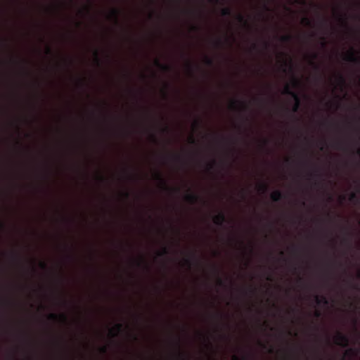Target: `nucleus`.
<instances>
[{
    "label": "nucleus",
    "instance_id": "nucleus-43",
    "mask_svg": "<svg viewBox=\"0 0 360 360\" xmlns=\"http://www.w3.org/2000/svg\"><path fill=\"white\" fill-rule=\"evenodd\" d=\"M0 227L1 229H5V224L4 222H2L1 221H0Z\"/></svg>",
    "mask_w": 360,
    "mask_h": 360
},
{
    "label": "nucleus",
    "instance_id": "nucleus-11",
    "mask_svg": "<svg viewBox=\"0 0 360 360\" xmlns=\"http://www.w3.org/2000/svg\"><path fill=\"white\" fill-rule=\"evenodd\" d=\"M200 198L198 195L189 193L186 195V200L191 204H195L199 200Z\"/></svg>",
    "mask_w": 360,
    "mask_h": 360
},
{
    "label": "nucleus",
    "instance_id": "nucleus-49",
    "mask_svg": "<svg viewBox=\"0 0 360 360\" xmlns=\"http://www.w3.org/2000/svg\"><path fill=\"white\" fill-rule=\"evenodd\" d=\"M233 360H240L237 356H233Z\"/></svg>",
    "mask_w": 360,
    "mask_h": 360
},
{
    "label": "nucleus",
    "instance_id": "nucleus-44",
    "mask_svg": "<svg viewBox=\"0 0 360 360\" xmlns=\"http://www.w3.org/2000/svg\"><path fill=\"white\" fill-rule=\"evenodd\" d=\"M321 40H322V46H326V40H325V38H321Z\"/></svg>",
    "mask_w": 360,
    "mask_h": 360
},
{
    "label": "nucleus",
    "instance_id": "nucleus-17",
    "mask_svg": "<svg viewBox=\"0 0 360 360\" xmlns=\"http://www.w3.org/2000/svg\"><path fill=\"white\" fill-rule=\"evenodd\" d=\"M280 39L282 42L288 43V42L291 41L292 36L290 34L283 35V36L281 37Z\"/></svg>",
    "mask_w": 360,
    "mask_h": 360
},
{
    "label": "nucleus",
    "instance_id": "nucleus-38",
    "mask_svg": "<svg viewBox=\"0 0 360 360\" xmlns=\"http://www.w3.org/2000/svg\"><path fill=\"white\" fill-rule=\"evenodd\" d=\"M123 195L126 199H128L129 198L130 194L128 191H126L123 193Z\"/></svg>",
    "mask_w": 360,
    "mask_h": 360
},
{
    "label": "nucleus",
    "instance_id": "nucleus-3",
    "mask_svg": "<svg viewBox=\"0 0 360 360\" xmlns=\"http://www.w3.org/2000/svg\"><path fill=\"white\" fill-rule=\"evenodd\" d=\"M355 51L354 49H352L345 56L344 59L347 61L354 63L355 64H359L360 63V52L359 56L356 57L355 56Z\"/></svg>",
    "mask_w": 360,
    "mask_h": 360
},
{
    "label": "nucleus",
    "instance_id": "nucleus-45",
    "mask_svg": "<svg viewBox=\"0 0 360 360\" xmlns=\"http://www.w3.org/2000/svg\"><path fill=\"white\" fill-rule=\"evenodd\" d=\"M212 2L214 4H219L221 3V0H211Z\"/></svg>",
    "mask_w": 360,
    "mask_h": 360
},
{
    "label": "nucleus",
    "instance_id": "nucleus-15",
    "mask_svg": "<svg viewBox=\"0 0 360 360\" xmlns=\"http://www.w3.org/2000/svg\"><path fill=\"white\" fill-rule=\"evenodd\" d=\"M176 351H177V358L180 359L184 356V353L181 350V346H180V339L178 338L177 342H176Z\"/></svg>",
    "mask_w": 360,
    "mask_h": 360
},
{
    "label": "nucleus",
    "instance_id": "nucleus-50",
    "mask_svg": "<svg viewBox=\"0 0 360 360\" xmlns=\"http://www.w3.org/2000/svg\"><path fill=\"white\" fill-rule=\"evenodd\" d=\"M192 29H193V30H198V27H197V26H193V27H192Z\"/></svg>",
    "mask_w": 360,
    "mask_h": 360
},
{
    "label": "nucleus",
    "instance_id": "nucleus-10",
    "mask_svg": "<svg viewBox=\"0 0 360 360\" xmlns=\"http://www.w3.org/2000/svg\"><path fill=\"white\" fill-rule=\"evenodd\" d=\"M314 300H315L316 303L318 305H320V304L328 305L329 303L327 297L323 295L319 296V295H314Z\"/></svg>",
    "mask_w": 360,
    "mask_h": 360
},
{
    "label": "nucleus",
    "instance_id": "nucleus-7",
    "mask_svg": "<svg viewBox=\"0 0 360 360\" xmlns=\"http://www.w3.org/2000/svg\"><path fill=\"white\" fill-rule=\"evenodd\" d=\"M155 179L160 182L162 188L165 190H167V191L171 190V188L167 186V182L164 179V178L162 176V173L158 171L155 173Z\"/></svg>",
    "mask_w": 360,
    "mask_h": 360
},
{
    "label": "nucleus",
    "instance_id": "nucleus-37",
    "mask_svg": "<svg viewBox=\"0 0 360 360\" xmlns=\"http://www.w3.org/2000/svg\"><path fill=\"white\" fill-rule=\"evenodd\" d=\"M200 121H195V123H194V127L195 128H199L200 126Z\"/></svg>",
    "mask_w": 360,
    "mask_h": 360
},
{
    "label": "nucleus",
    "instance_id": "nucleus-35",
    "mask_svg": "<svg viewBox=\"0 0 360 360\" xmlns=\"http://www.w3.org/2000/svg\"><path fill=\"white\" fill-rule=\"evenodd\" d=\"M293 85H294V86H299L300 85V81L297 79L294 78V79H293Z\"/></svg>",
    "mask_w": 360,
    "mask_h": 360
},
{
    "label": "nucleus",
    "instance_id": "nucleus-13",
    "mask_svg": "<svg viewBox=\"0 0 360 360\" xmlns=\"http://www.w3.org/2000/svg\"><path fill=\"white\" fill-rule=\"evenodd\" d=\"M120 13V11L118 8H112L110 11V17H112L115 23L118 24V16Z\"/></svg>",
    "mask_w": 360,
    "mask_h": 360
},
{
    "label": "nucleus",
    "instance_id": "nucleus-23",
    "mask_svg": "<svg viewBox=\"0 0 360 360\" xmlns=\"http://www.w3.org/2000/svg\"><path fill=\"white\" fill-rule=\"evenodd\" d=\"M169 254V250L167 247H164L162 251L158 252V256H165Z\"/></svg>",
    "mask_w": 360,
    "mask_h": 360
},
{
    "label": "nucleus",
    "instance_id": "nucleus-48",
    "mask_svg": "<svg viewBox=\"0 0 360 360\" xmlns=\"http://www.w3.org/2000/svg\"><path fill=\"white\" fill-rule=\"evenodd\" d=\"M98 179L100 181H103L105 180L104 178L101 176H98Z\"/></svg>",
    "mask_w": 360,
    "mask_h": 360
},
{
    "label": "nucleus",
    "instance_id": "nucleus-41",
    "mask_svg": "<svg viewBox=\"0 0 360 360\" xmlns=\"http://www.w3.org/2000/svg\"><path fill=\"white\" fill-rule=\"evenodd\" d=\"M264 1H265L266 2H265V4H264V9H265L266 11H269V6H267V4H266V2H268V1H269V0H264Z\"/></svg>",
    "mask_w": 360,
    "mask_h": 360
},
{
    "label": "nucleus",
    "instance_id": "nucleus-22",
    "mask_svg": "<svg viewBox=\"0 0 360 360\" xmlns=\"http://www.w3.org/2000/svg\"><path fill=\"white\" fill-rule=\"evenodd\" d=\"M213 63H214L213 60L211 58H210L208 56H205V63L207 65L212 66V65H213Z\"/></svg>",
    "mask_w": 360,
    "mask_h": 360
},
{
    "label": "nucleus",
    "instance_id": "nucleus-60",
    "mask_svg": "<svg viewBox=\"0 0 360 360\" xmlns=\"http://www.w3.org/2000/svg\"><path fill=\"white\" fill-rule=\"evenodd\" d=\"M314 184L316 186H319V182L316 181Z\"/></svg>",
    "mask_w": 360,
    "mask_h": 360
},
{
    "label": "nucleus",
    "instance_id": "nucleus-33",
    "mask_svg": "<svg viewBox=\"0 0 360 360\" xmlns=\"http://www.w3.org/2000/svg\"><path fill=\"white\" fill-rule=\"evenodd\" d=\"M217 283H218L219 285H220V286H224V282L219 277H218V278H217Z\"/></svg>",
    "mask_w": 360,
    "mask_h": 360
},
{
    "label": "nucleus",
    "instance_id": "nucleus-1",
    "mask_svg": "<svg viewBox=\"0 0 360 360\" xmlns=\"http://www.w3.org/2000/svg\"><path fill=\"white\" fill-rule=\"evenodd\" d=\"M284 93L285 94L291 96L295 101V105L292 108V111L296 112L300 106V98L299 95L293 91L289 85H286L284 88Z\"/></svg>",
    "mask_w": 360,
    "mask_h": 360
},
{
    "label": "nucleus",
    "instance_id": "nucleus-27",
    "mask_svg": "<svg viewBox=\"0 0 360 360\" xmlns=\"http://www.w3.org/2000/svg\"><path fill=\"white\" fill-rule=\"evenodd\" d=\"M309 176L311 178H313V177L319 178L321 176V174L319 172V171L317 169H316L314 173H310Z\"/></svg>",
    "mask_w": 360,
    "mask_h": 360
},
{
    "label": "nucleus",
    "instance_id": "nucleus-55",
    "mask_svg": "<svg viewBox=\"0 0 360 360\" xmlns=\"http://www.w3.org/2000/svg\"><path fill=\"white\" fill-rule=\"evenodd\" d=\"M163 130H164V131H168V127H165V128L163 129Z\"/></svg>",
    "mask_w": 360,
    "mask_h": 360
},
{
    "label": "nucleus",
    "instance_id": "nucleus-12",
    "mask_svg": "<svg viewBox=\"0 0 360 360\" xmlns=\"http://www.w3.org/2000/svg\"><path fill=\"white\" fill-rule=\"evenodd\" d=\"M123 330V325L122 323H117L115 327L110 330V333L112 337L117 336V333L122 332Z\"/></svg>",
    "mask_w": 360,
    "mask_h": 360
},
{
    "label": "nucleus",
    "instance_id": "nucleus-42",
    "mask_svg": "<svg viewBox=\"0 0 360 360\" xmlns=\"http://www.w3.org/2000/svg\"><path fill=\"white\" fill-rule=\"evenodd\" d=\"M315 316H316V318H319V317L321 316V312H320L319 311H316L315 312Z\"/></svg>",
    "mask_w": 360,
    "mask_h": 360
},
{
    "label": "nucleus",
    "instance_id": "nucleus-57",
    "mask_svg": "<svg viewBox=\"0 0 360 360\" xmlns=\"http://www.w3.org/2000/svg\"><path fill=\"white\" fill-rule=\"evenodd\" d=\"M214 271L216 272V274H218V270H217V269L216 267H214Z\"/></svg>",
    "mask_w": 360,
    "mask_h": 360
},
{
    "label": "nucleus",
    "instance_id": "nucleus-46",
    "mask_svg": "<svg viewBox=\"0 0 360 360\" xmlns=\"http://www.w3.org/2000/svg\"><path fill=\"white\" fill-rule=\"evenodd\" d=\"M172 190L174 191H175L176 193H179L180 191V188H174Z\"/></svg>",
    "mask_w": 360,
    "mask_h": 360
},
{
    "label": "nucleus",
    "instance_id": "nucleus-40",
    "mask_svg": "<svg viewBox=\"0 0 360 360\" xmlns=\"http://www.w3.org/2000/svg\"><path fill=\"white\" fill-rule=\"evenodd\" d=\"M215 163H216V162H215V161H213L212 163L209 164V165H208V169H212V168H213V166H214V165H215Z\"/></svg>",
    "mask_w": 360,
    "mask_h": 360
},
{
    "label": "nucleus",
    "instance_id": "nucleus-51",
    "mask_svg": "<svg viewBox=\"0 0 360 360\" xmlns=\"http://www.w3.org/2000/svg\"><path fill=\"white\" fill-rule=\"evenodd\" d=\"M217 44L219 45V46H221V41L220 40H218L217 41Z\"/></svg>",
    "mask_w": 360,
    "mask_h": 360
},
{
    "label": "nucleus",
    "instance_id": "nucleus-36",
    "mask_svg": "<svg viewBox=\"0 0 360 360\" xmlns=\"http://www.w3.org/2000/svg\"><path fill=\"white\" fill-rule=\"evenodd\" d=\"M46 54H49V55L52 54V50L49 46H48L46 48Z\"/></svg>",
    "mask_w": 360,
    "mask_h": 360
},
{
    "label": "nucleus",
    "instance_id": "nucleus-16",
    "mask_svg": "<svg viewBox=\"0 0 360 360\" xmlns=\"http://www.w3.org/2000/svg\"><path fill=\"white\" fill-rule=\"evenodd\" d=\"M237 20L239 22L243 23V25L248 26V21L245 19L244 16L241 14H238L237 15Z\"/></svg>",
    "mask_w": 360,
    "mask_h": 360
},
{
    "label": "nucleus",
    "instance_id": "nucleus-5",
    "mask_svg": "<svg viewBox=\"0 0 360 360\" xmlns=\"http://www.w3.org/2000/svg\"><path fill=\"white\" fill-rule=\"evenodd\" d=\"M49 319L51 321H58L60 320L63 323H67L68 321V316L65 314H54L51 313L49 315Z\"/></svg>",
    "mask_w": 360,
    "mask_h": 360
},
{
    "label": "nucleus",
    "instance_id": "nucleus-32",
    "mask_svg": "<svg viewBox=\"0 0 360 360\" xmlns=\"http://www.w3.org/2000/svg\"><path fill=\"white\" fill-rule=\"evenodd\" d=\"M338 79H339L340 82L342 84H344L345 82V79L342 75H338Z\"/></svg>",
    "mask_w": 360,
    "mask_h": 360
},
{
    "label": "nucleus",
    "instance_id": "nucleus-30",
    "mask_svg": "<svg viewBox=\"0 0 360 360\" xmlns=\"http://www.w3.org/2000/svg\"><path fill=\"white\" fill-rule=\"evenodd\" d=\"M189 143H191V144H195L196 143V140H195V139L194 138L193 136H191L189 137Z\"/></svg>",
    "mask_w": 360,
    "mask_h": 360
},
{
    "label": "nucleus",
    "instance_id": "nucleus-18",
    "mask_svg": "<svg viewBox=\"0 0 360 360\" xmlns=\"http://www.w3.org/2000/svg\"><path fill=\"white\" fill-rule=\"evenodd\" d=\"M302 23L306 26H311L312 23H311V20L307 18V17H304L302 18Z\"/></svg>",
    "mask_w": 360,
    "mask_h": 360
},
{
    "label": "nucleus",
    "instance_id": "nucleus-62",
    "mask_svg": "<svg viewBox=\"0 0 360 360\" xmlns=\"http://www.w3.org/2000/svg\"><path fill=\"white\" fill-rule=\"evenodd\" d=\"M358 277L360 278V270L359 271V273H358Z\"/></svg>",
    "mask_w": 360,
    "mask_h": 360
},
{
    "label": "nucleus",
    "instance_id": "nucleus-56",
    "mask_svg": "<svg viewBox=\"0 0 360 360\" xmlns=\"http://www.w3.org/2000/svg\"><path fill=\"white\" fill-rule=\"evenodd\" d=\"M266 279H267L268 281H271V276H268V277L266 278Z\"/></svg>",
    "mask_w": 360,
    "mask_h": 360
},
{
    "label": "nucleus",
    "instance_id": "nucleus-20",
    "mask_svg": "<svg viewBox=\"0 0 360 360\" xmlns=\"http://www.w3.org/2000/svg\"><path fill=\"white\" fill-rule=\"evenodd\" d=\"M317 57H318L317 53H313L312 58L310 60V63L314 65V67L316 70H319V67L316 64H315V63L314 62V60L316 59Z\"/></svg>",
    "mask_w": 360,
    "mask_h": 360
},
{
    "label": "nucleus",
    "instance_id": "nucleus-47",
    "mask_svg": "<svg viewBox=\"0 0 360 360\" xmlns=\"http://www.w3.org/2000/svg\"><path fill=\"white\" fill-rule=\"evenodd\" d=\"M152 139L154 141H157V139H156V136L155 135H152Z\"/></svg>",
    "mask_w": 360,
    "mask_h": 360
},
{
    "label": "nucleus",
    "instance_id": "nucleus-9",
    "mask_svg": "<svg viewBox=\"0 0 360 360\" xmlns=\"http://www.w3.org/2000/svg\"><path fill=\"white\" fill-rule=\"evenodd\" d=\"M283 198H284V195L283 194V193L281 191H280L278 190L274 191L271 194V199L274 202H278L281 200H282Z\"/></svg>",
    "mask_w": 360,
    "mask_h": 360
},
{
    "label": "nucleus",
    "instance_id": "nucleus-24",
    "mask_svg": "<svg viewBox=\"0 0 360 360\" xmlns=\"http://www.w3.org/2000/svg\"><path fill=\"white\" fill-rule=\"evenodd\" d=\"M94 56H95V61H96V63L97 64V65H101V60L99 58V56H98V52L97 50H96L94 51Z\"/></svg>",
    "mask_w": 360,
    "mask_h": 360
},
{
    "label": "nucleus",
    "instance_id": "nucleus-34",
    "mask_svg": "<svg viewBox=\"0 0 360 360\" xmlns=\"http://www.w3.org/2000/svg\"><path fill=\"white\" fill-rule=\"evenodd\" d=\"M100 351L101 353L103 354H105L107 352V347L106 346H103L102 347L100 348Z\"/></svg>",
    "mask_w": 360,
    "mask_h": 360
},
{
    "label": "nucleus",
    "instance_id": "nucleus-54",
    "mask_svg": "<svg viewBox=\"0 0 360 360\" xmlns=\"http://www.w3.org/2000/svg\"><path fill=\"white\" fill-rule=\"evenodd\" d=\"M252 49H257V45H256L255 44H254L252 45Z\"/></svg>",
    "mask_w": 360,
    "mask_h": 360
},
{
    "label": "nucleus",
    "instance_id": "nucleus-8",
    "mask_svg": "<svg viewBox=\"0 0 360 360\" xmlns=\"http://www.w3.org/2000/svg\"><path fill=\"white\" fill-rule=\"evenodd\" d=\"M154 64L156 67L159 68L164 72H170L172 70V67L170 65L162 64L158 59L155 60Z\"/></svg>",
    "mask_w": 360,
    "mask_h": 360
},
{
    "label": "nucleus",
    "instance_id": "nucleus-58",
    "mask_svg": "<svg viewBox=\"0 0 360 360\" xmlns=\"http://www.w3.org/2000/svg\"><path fill=\"white\" fill-rule=\"evenodd\" d=\"M312 5H313L314 6L316 7L317 8H319V7L318 6V5L314 4H312Z\"/></svg>",
    "mask_w": 360,
    "mask_h": 360
},
{
    "label": "nucleus",
    "instance_id": "nucleus-53",
    "mask_svg": "<svg viewBox=\"0 0 360 360\" xmlns=\"http://www.w3.org/2000/svg\"><path fill=\"white\" fill-rule=\"evenodd\" d=\"M264 45H265V47H266V48H267V47L269 46V43H267V42H265V43H264Z\"/></svg>",
    "mask_w": 360,
    "mask_h": 360
},
{
    "label": "nucleus",
    "instance_id": "nucleus-59",
    "mask_svg": "<svg viewBox=\"0 0 360 360\" xmlns=\"http://www.w3.org/2000/svg\"><path fill=\"white\" fill-rule=\"evenodd\" d=\"M188 68H189V70L191 71V64H190V63H188Z\"/></svg>",
    "mask_w": 360,
    "mask_h": 360
},
{
    "label": "nucleus",
    "instance_id": "nucleus-31",
    "mask_svg": "<svg viewBox=\"0 0 360 360\" xmlns=\"http://www.w3.org/2000/svg\"><path fill=\"white\" fill-rule=\"evenodd\" d=\"M39 266L42 269H47V264L44 262H41L39 263Z\"/></svg>",
    "mask_w": 360,
    "mask_h": 360
},
{
    "label": "nucleus",
    "instance_id": "nucleus-25",
    "mask_svg": "<svg viewBox=\"0 0 360 360\" xmlns=\"http://www.w3.org/2000/svg\"><path fill=\"white\" fill-rule=\"evenodd\" d=\"M268 189V186L265 183H263V184H261L259 186V190L262 191V192H265Z\"/></svg>",
    "mask_w": 360,
    "mask_h": 360
},
{
    "label": "nucleus",
    "instance_id": "nucleus-39",
    "mask_svg": "<svg viewBox=\"0 0 360 360\" xmlns=\"http://www.w3.org/2000/svg\"><path fill=\"white\" fill-rule=\"evenodd\" d=\"M185 264H186L188 267H190V266H191V260H190V259H185Z\"/></svg>",
    "mask_w": 360,
    "mask_h": 360
},
{
    "label": "nucleus",
    "instance_id": "nucleus-6",
    "mask_svg": "<svg viewBox=\"0 0 360 360\" xmlns=\"http://www.w3.org/2000/svg\"><path fill=\"white\" fill-rule=\"evenodd\" d=\"M213 221L217 226H222L226 221V217L223 212H219L214 217Z\"/></svg>",
    "mask_w": 360,
    "mask_h": 360
},
{
    "label": "nucleus",
    "instance_id": "nucleus-14",
    "mask_svg": "<svg viewBox=\"0 0 360 360\" xmlns=\"http://www.w3.org/2000/svg\"><path fill=\"white\" fill-rule=\"evenodd\" d=\"M232 13L231 9L229 7L223 8L221 10V15L224 17L230 16Z\"/></svg>",
    "mask_w": 360,
    "mask_h": 360
},
{
    "label": "nucleus",
    "instance_id": "nucleus-29",
    "mask_svg": "<svg viewBox=\"0 0 360 360\" xmlns=\"http://www.w3.org/2000/svg\"><path fill=\"white\" fill-rule=\"evenodd\" d=\"M349 200L351 201H354V200H357V195H356V193H352L350 194V196H349Z\"/></svg>",
    "mask_w": 360,
    "mask_h": 360
},
{
    "label": "nucleus",
    "instance_id": "nucleus-19",
    "mask_svg": "<svg viewBox=\"0 0 360 360\" xmlns=\"http://www.w3.org/2000/svg\"><path fill=\"white\" fill-rule=\"evenodd\" d=\"M334 148H337V149H340V150H343L345 149V144L342 141H336L335 143H334Z\"/></svg>",
    "mask_w": 360,
    "mask_h": 360
},
{
    "label": "nucleus",
    "instance_id": "nucleus-26",
    "mask_svg": "<svg viewBox=\"0 0 360 360\" xmlns=\"http://www.w3.org/2000/svg\"><path fill=\"white\" fill-rule=\"evenodd\" d=\"M339 20L341 21L342 24L347 25V16L345 13H344V15H340Z\"/></svg>",
    "mask_w": 360,
    "mask_h": 360
},
{
    "label": "nucleus",
    "instance_id": "nucleus-21",
    "mask_svg": "<svg viewBox=\"0 0 360 360\" xmlns=\"http://www.w3.org/2000/svg\"><path fill=\"white\" fill-rule=\"evenodd\" d=\"M356 354V350L353 348H350L347 349L345 352V355L347 356H354Z\"/></svg>",
    "mask_w": 360,
    "mask_h": 360
},
{
    "label": "nucleus",
    "instance_id": "nucleus-61",
    "mask_svg": "<svg viewBox=\"0 0 360 360\" xmlns=\"http://www.w3.org/2000/svg\"><path fill=\"white\" fill-rule=\"evenodd\" d=\"M325 22H326V20H321V23H322V24H323V23H325Z\"/></svg>",
    "mask_w": 360,
    "mask_h": 360
},
{
    "label": "nucleus",
    "instance_id": "nucleus-2",
    "mask_svg": "<svg viewBox=\"0 0 360 360\" xmlns=\"http://www.w3.org/2000/svg\"><path fill=\"white\" fill-rule=\"evenodd\" d=\"M335 342L339 346L347 347L349 346V340L347 335L338 332L335 338Z\"/></svg>",
    "mask_w": 360,
    "mask_h": 360
},
{
    "label": "nucleus",
    "instance_id": "nucleus-64",
    "mask_svg": "<svg viewBox=\"0 0 360 360\" xmlns=\"http://www.w3.org/2000/svg\"><path fill=\"white\" fill-rule=\"evenodd\" d=\"M280 254L283 255V252L281 251Z\"/></svg>",
    "mask_w": 360,
    "mask_h": 360
},
{
    "label": "nucleus",
    "instance_id": "nucleus-28",
    "mask_svg": "<svg viewBox=\"0 0 360 360\" xmlns=\"http://www.w3.org/2000/svg\"><path fill=\"white\" fill-rule=\"evenodd\" d=\"M294 2L302 6H306L307 4V0H294Z\"/></svg>",
    "mask_w": 360,
    "mask_h": 360
},
{
    "label": "nucleus",
    "instance_id": "nucleus-4",
    "mask_svg": "<svg viewBox=\"0 0 360 360\" xmlns=\"http://www.w3.org/2000/svg\"><path fill=\"white\" fill-rule=\"evenodd\" d=\"M238 105H240L241 110L243 111H246L248 109V106L245 102L238 100H233L230 107L233 110H236L238 108Z\"/></svg>",
    "mask_w": 360,
    "mask_h": 360
},
{
    "label": "nucleus",
    "instance_id": "nucleus-63",
    "mask_svg": "<svg viewBox=\"0 0 360 360\" xmlns=\"http://www.w3.org/2000/svg\"><path fill=\"white\" fill-rule=\"evenodd\" d=\"M134 340H137V337L136 335L134 336Z\"/></svg>",
    "mask_w": 360,
    "mask_h": 360
},
{
    "label": "nucleus",
    "instance_id": "nucleus-52",
    "mask_svg": "<svg viewBox=\"0 0 360 360\" xmlns=\"http://www.w3.org/2000/svg\"><path fill=\"white\" fill-rule=\"evenodd\" d=\"M174 158L176 160H180L179 156H175Z\"/></svg>",
    "mask_w": 360,
    "mask_h": 360
}]
</instances>
